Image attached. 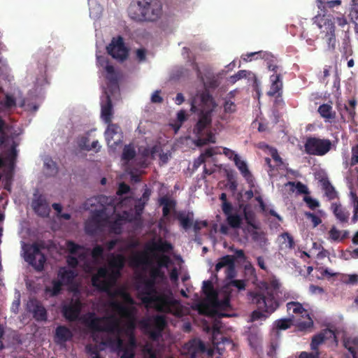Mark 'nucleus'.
I'll list each match as a JSON object with an SVG mask.
<instances>
[{
    "instance_id": "1",
    "label": "nucleus",
    "mask_w": 358,
    "mask_h": 358,
    "mask_svg": "<svg viewBox=\"0 0 358 358\" xmlns=\"http://www.w3.org/2000/svg\"><path fill=\"white\" fill-rule=\"evenodd\" d=\"M159 267L151 268L149 278H143L139 286L142 302L152 306L157 312L163 313H172V308L178 302L174 299L172 294L159 292L157 288Z\"/></svg>"
},
{
    "instance_id": "2",
    "label": "nucleus",
    "mask_w": 358,
    "mask_h": 358,
    "mask_svg": "<svg viewBox=\"0 0 358 358\" xmlns=\"http://www.w3.org/2000/svg\"><path fill=\"white\" fill-rule=\"evenodd\" d=\"M125 257L122 254L111 253L108 261V268L102 266L92 277V284L101 292H108L110 282H115L120 276L121 271L125 264Z\"/></svg>"
},
{
    "instance_id": "3",
    "label": "nucleus",
    "mask_w": 358,
    "mask_h": 358,
    "mask_svg": "<svg viewBox=\"0 0 358 358\" xmlns=\"http://www.w3.org/2000/svg\"><path fill=\"white\" fill-rule=\"evenodd\" d=\"M317 7L320 13L313 17L314 23L321 29L322 38L325 39L329 48L334 50L336 48V35L334 17L327 14V7L333 8L341 5L340 0H332L324 2L322 0H317Z\"/></svg>"
},
{
    "instance_id": "4",
    "label": "nucleus",
    "mask_w": 358,
    "mask_h": 358,
    "mask_svg": "<svg viewBox=\"0 0 358 358\" xmlns=\"http://www.w3.org/2000/svg\"><path fill=\"white\" fill-rule=\"evenodd\" d=\"M83 323L90 331L92 338L96 343L100 340L99 336L100 332L110 334H119L121 332L120 321L114 315L98 317L91 313L84 318Z\"/></svg>"
},
{
    "instance_id": "5",
    "label": "nucleus",
    "mask_w": 358,
    "mask_h": 358,
    "mask_svg": "<svg viewBox=\"0 0 358 358\" xmlns=\"http://www.w3.org/2000/svg\"><path fill=\"white\" fill-rule=\"evenodd\" d=\"M129 13L137 22H155L162 14V4L159 0H136L130 6Z\"/></svg>"
},
{
    "instance_id": "6",
    "label": "nucleus",
    "mask_w": 358,
    "mask_h": 358,
    "mask_svg": "<svg viewBox=\"0 0 358 358\" xmlns=\"http://www.w3.org/2000/svg\"><path fill=\"white\" fill-rule=\"evenodd\" d=\"M280 283L278 279L273 278L265 282L266 294L262 292H251V302L259 309L268 312H274L278 307V303L275 296L280 287Z\"/></svg>"
},
{
    "instance_id": "7",
    "label": "nucleus",
    "mask_w": 358,
    "mask_h": 358,
    "mask_svg": "<svg viewBox=\"0 0 358 358\" xmlns=\"http://www.w3.org/2000/svg\"><path fill=\"white\" fill-rule=\"evenodd\" d=\"M112 199L105 195H98L94 197H92L87 201V205L92 207L99 205L98 208L92 209L91 219L93 220L94 222L99 223L102 226L105 227L108 222L109 215L107 213V210L109 207H114L111 204Z\"/></svg>"
},
{
    "instance_id": "8",
    "label": "nucleus",
    "mask_w": 358,
    "mask_h": 358,
    "mask_svg": "<svg viewBox=\"0 0 358 358\" xmlns=\"http://www.w3.org/2000/svg\"><path fill=\"white\" fill-rule=\"evenodd\" d=\"M304 148L310 155L324 156L331 150L332 143L328 138L310 136L306 138Z\"/></svg>"
},
{
    "instance_id": "9",
    "label": "nucleus",
    "mask_w": 358,
    "mask_h": 358,
    "mask_svg": "<svg viewBox=\"0 0 358 358\" xmlns=\"http://www.w3.org/2000/svg\"><path fill=\"white\" fill-rule=\"evenodd\" d=\"M66 248L70 253L66 257V263L69 267L76 268L78 266L79 261L84 262L86 266H89L87 262V252L83 251L79 252L80 250L84 249L83 246L74 243L73 241H68L66 242Z\"/></svg>"
},
{
    "instance_id": "10",
    "label": "nucleus",
    "mask_w": 358,
    "mask_h": 358,
    "mask_svg": "<svg viewBox=\"0 0 358 358\" xmlns=\"http://www.w3.org/2000/svg\"><path fill=\"white\" fill-rule=\"evenodd\" d=\"M107 52L113 58L120 62L126 60L129 55V49L125 46L123 38L120 36L113 38L107 46Z\"/></svg>"
},
{
    "instance_id": "11",
    "label": "nucleus",
    "mask_w": 358,
    "mask_h": 358,
    "mask_svg": "<svg viewBox=\"0 0 358 358\" xmlns=\"http://www.w3.org/2000/svg\"><path fill=\"white\" fill-rule=\"evenodd\" d=\"M107 124L108 127L104 133L106 141L109 147L115 149L123 140L122 129L117 124L110 122Z\"/></svg>"
},
{
    "instance_id": "12",
    "label": "nucleus",
    "mask_w": 358,
    "mask_h": 358,
    "mask_svg": "<svg viewBox=\"0 0 358 358\" xmlns=\"http://www.w3.org/2000/svg\"><path fill=\"white\" fill-rule=\"evenodd\" d=\"M82 309V304L79 300L71 301L69 303L62 306L63 317L69 322H75L79 319Z\"/></svg>"
},
{
    "instance_id": "13",
    "label": "nucleus",
    "mask_w": 358,
    "mask_h": 358,
    "mask_svg": "<svg viewBox=\"0 0 358 358\" xmlns=\"http://www.w3.org/2000/svg\"><path fill=\"white\" fill-rule=\"evenodd\" d=\"M212 122V110H201L199 114V120L195 124L193 132L196 137L203 136L205 130Z\"/></svg>"
},
{
    "instance_id": "14",
    "label": "nucleus",
    "mask_w": 358,
    "mask_h": 358,
    "mask_svg": "<svg viewBox=\"0 0 358 358\" xmlns=\"http://www.w3.org/2000/svg\"><path fill=\"white\" fill-rule=\"evenodd\" d=\"M210 303L213 307V314L218 317H228L231 316L229 314L224 313V311L229 310L231 307L229 295H225L223 299L220 300L217 294L215 300H212Z\"/></svg>"
},
{
    "instance_id": "15",
    "label": "nucleus",
    "mask_w": 358,
    "mask_h": 358,
    "mask_svg": "<svg viewBox=\"0 0 358 358\" xmlns=\"http://www.w3.org/2000/svg\"><path fill=\"white\" fill-rule=\"evenodd\" d=\"M105 69L107 73L106 79L108 80V83L104 93L106 94L107 92L108 94L114 95L120 91L117 76L113 66L107 64Z\"/></svg>"
},
{
    "instance_id": "16",
    "label": "nucleus",
    "mask_w": 358,
    "mask_h": 358,
    "mask_svg": "<svg viewBox=\"0 0 358 358\" xmlns=\"http://www.w3.org/2000/svg\"><path fill=\"white\" fill-rule=\"evenodd\" d=\"M29 310L32 313L33 317L37 322H45L48 313L42 303L36 299H31L28 303Z\"/></svg>"
},
{
    "instance_id": "17",
    "label": "nucleus",
    "mask_w": 358,
    "mask_h": 358,
    "mask_svg": "<svg viewBox=\"0 0 358 358\" xmlns=\"http://www.w3.org/2000/svg\"><path fill=\"white\" fill-rule=\"evenodd\" d=\"M187 353L191 358H199L206 351L204 343L199 339H192L185 344Z\"/></svg>"
},
{
    "instance_id": "18",
    "label": "nucleus",
    "mask_w": 358,
    "mask_h": 358,
    "mask_svg": "<svg viewBox=\"0 0 358 358\" xmlns=\"http://www.w3.org/2000/svg\"><path fill=\"white\" fill-rule=\"evenodd\" d=\"M32 207L37 215L41 217H48L50 212L49 203L45 197L43 195H39L32 202Z\"/></svg>"
},
{
    "instance_id": "19",
    "label": "nucleus",
    "mask_w": 358,
    "mask_h": 358,
    "mask_svg": "<svg viewBox=\"0 0 358 358\" xmlns=\"http://www.w3.org/2000/svg\"><path fill=\"white\" fill-rule=\"evenodd\" d=\"M334 331L329 329H325L312 338L310 348L313 351H318L319 345L322 344L326 340L335 338Z\"/></svg>"
},
{
    "instance_id": "20",
    "label": "nucleus",
    "mask_w": 358,
    "mask_h": 358,
    "mask_svg": "<svg viewBox=\"0 0 358 358\" xmlns=\"http://www.w3.org/2000/svg\"><path fill=\"white\" fill-rule=\"evenodd\" d=\"M111 96H113V94H110L106 92V94H105L106 101L104 103H101V117L106 124L112 122L113 116Z\"/></svg>"
},
{
    "instance_id": "21",
    "label": "nucleus",
    "mask_w": 358,
    "mask_h": 358,
    "mask_svg": "<svg viewBox=\"0 0 358 358\" xmlns=\"http://www.w3.org/2000/svg\"><path fill=\"white\" fill-rule=\"evenodd\" d=\"M73 334L71 329L64 325H59L55 329L54 341L58 345H64L72 339Z\"/></svg>"
},
{
    "instance_id": "22",
    "label": "nucleus",
    "mask_w": 358,
    "mask_h": 358,
    "mask_svg": "<svg viewBox=\"0 0 358 358\" xmlns=\"http://www.w3.org/2000/svg\"><path fill=\"white\" fill-rule=\"evenodd\" d=\"M234 164L240 171L243 177L245 179L249 185V187H255V178L252 173L248 169V165L245 162L241 160L239 156H235Z\"/></svg>"
},
{
    "instance_id": "23",
    "label": "nucleus",
    "mask_w": 358,
    "mask_h": 358,
    "mask_svg": "<svg viewBox=\"0 0 358 358\" xmlns=\"http://www.w3.org/2000/svg\"><path fill=\"white\" fill-rule=\"evenodd\" d=\"M113 343L115 345L120 358H134V350L129 348V346H125L123 340L119 336L113 340Z\"/></svg>"
},
{
    "instance_id": "24",
    "label": "nucleus",
    "mask_w": 358,
    "mask_h": 358,
    "mask_svg": "<svg viewBox=\"0 0 358 358\" xmlns=\"http://www.w3.org/2000/svg\"><path fill=\"white\" fill-rule=\"evenodd\" d=\"M176 218L178 220L180 226L184 230L187 231L192 227L194 213L185 211L176 212Z\"/></svg>"
},
{
    "instance_id": "25",
    "label": "nucleus",
    "mask_w": 358,
    "mask_h": 358,
    "mask_svg": "<svg viewBox=\"0 0 358 358\" xmlns=\"http://www.w3.org/2000/svg\"><path fill=\"white\" fill-rule=\"evenodd\" d=\"M109 306L122 317L129 318L132 315L131 309L117 300L112 299L109 302Z\"/></svg>"
},
{
    "instance_id": "26",
    "label": "nucleus",
    "mask_w": 358,
    "mask_h": 358,
    "mask_svg": "<svg viewBox=\"0 0 358 358\" xmlns=\"http://www.w3.org/2000/svg\"><path fill=\"white\" fill-rule=\"evenodd\" d=\"M193 68L196 70L198 78H199L201 80L203 83V85L206 87L210 89H215L219 86V80L215 76H206V81H204V78H203L200 69L196 63H194Z\"/></svg>"
},
{
    "instance_id": "27",
    "label": "nucleus",
    "mask_w": 358,
    "mask_h": 358,
    "mask_svg": "<svg viewBox=\"0 0 358 358\" xmlns=\"http://www.w3.org/2000/svg\"><path fill=\"white\" fill-rule=\"evenodd\" d=\"M320 115L324 119L325 122H332L336 117V112L333 110L332 106L329 103H323L317 108Z\"/></svg>"
},
{
    "instance_id": "28",
    "label": "nucleus",
    "mask_w": 358,
    "mask_h": 358,
    "mask_svg": "<svg viewBox=\"0 0 358 358\" xmlns=\"http://www.w3.org/2000/svg\"><path fill=\"white\" fill-rule=\"evenodd\" d=\"M173 249L172 245L166 241L159 240L158 242H152L146 246V250L149 252H167Z\"/></svg>"
},
{
    "instance_id": "29",
    "label": "nucleus",
    "mask_w": 358,
    "mask_h": 358,
    "mask_svg": "<svg viewBox=\"0 0 358 358\" xmlns=\"http://www.w3.org/2000/svg\"><path fill=\"white\" fill-rule=\"evenodd\" d=\"M152 263V260L146 252H137L131 259V264L134 266H150Z\"/></svg>"
},
{
    "instance_id": "30",
    "label": "nucleus",
    "mask_w": 358,
    "mask_h": 358,
    "mask_svg": "<svg viewBox=\"0 0 358 358\" xmlns=\"http://www.w3.org/2000/svg\"><path fill=\"white\" fill-rule=\"evenodd\" d=\"M271 88L267 94L269 96H274L276 94H278L282 90V83L281 80V75L273 74L271 76Z\"/></svg>"
},
{
    "instance_id": "31",
    "label": "nucleus",
    "mask_w": 358,
    "mask_h": 358,
    "mask_svg": "<svg viewBox=\"0 0 358 358\" xmlns=\"http://www.w3.org/2000/svg\"><path fill=\"white\" fill-rule=\"evenodd\" d=\"M159 204L163 206L162 215L166 217L169 215L172 209H174L176 206V202L174 200L169 199L167 196L161 197L159 200Z\"/></svg>"
},
{
    "instance_id": "32",
    "label": "nucleus",
    "mask_w": 358,
    "mask_h": 358,
    "mask_svg": "<svg viewBox=\"0 0 358 358\" xmlns=\"http://www.w3.org/2000/svg\"><path fill=\"white\" fill-rule=\"evenodd\" d=\"M76 275L77 274L74 271L66 269L64 268H61L58 273L59 280L66 285L71 284L74 280V278L76 277Z\"/></svg>"
},
{
    "instance_id": "33",
    "label": "nucleus",
    "mask_w": 358,
    "mask_h": 358,
    "mask_svg": "<svg viewBox=\"0 0 358 358\" xmlns=\"http://www.w3.org/2000/svg\"><path fill=\"white\" fill-rule=\"evenodd\" d=\"M202 291L210 302L212 300H215L217 295V292L215 290L213 285L210 280L203 282Z\"/></svg>"
},
{
    "instance_id": "34",
    "label": "nucleus",
    "mask_w": 358,
    "mask_h": 358,
    "mask_svg": "<svg viewBox=\"0 0 358 358\" xmlns=\"http://www.w3.org/2000/svg\"><path fill=\"white\" fill-rule=\"evenodd\" d=\"M287 308L288 311H292L294 314H299L301 317L308 316L307 310L303 307L302 304L296 301H291L287 303Z\"/></svg>"
},
{
    "instance_id": "35",
    "label": "nucleus",
    "mask_w": 358,
    "mask_h": 358,
    "mask_svg": "<svg viewBox=\"0 0 358 358\" xmlns=\"http://www.w3.org/2000/svg\"><path fill=\"white\" fill-rule=\"evenodd\" d=\"M344 346L350 352L353 358H358V338L348 339L344 342Z\"/></svg>"
},
{
    "instance_id": "36",
    "label": "nucleus",
    "mask_w": 358,
    "mask_h": 358,
    "mask_svg": "<svg viewBox=\"0 0 358 358\" xmlns=\"http://www.w3.org/2000/svg\"><path fill=\"white\" fill-rule=\"evenodd\" d=\"M235 262V257L232 255H224L220 257L218 259L217 263L215 265V271L218 272L223 267H226V268L230 265L233 264Z\"/></svg>"
},
{
    "instance_id": "37",
    "label": "nucleus",
    "mask_w": 358,
    "mask_h": 358,
    "mask_svg": "<svg viewBox=\"0 0 358 358\" xmlns=\"http://www.w3.org/2000/svg\"><path fill=\"white\" fill-rule=\"evenodd\" d=\"M136 152L134 146L131 144L124 145L122 154V161L124 162H129V161L134 159Z\"/></svg>"
},
{
    "instance_id": "38",
    "label": "nucleus",
    "mask_w": 358,
    "mask_h": 358,
    "mask_svg": "<svg viewBox=\"0 0 358 358\" xmlns=\"http://www.w3.org/2000/svg\"><path fill=\"white\" fill-rule=\"evenodd\" d=\"M304 317V320L299 319L296 321V326L299 331H306L313 326V321L309 314H308V316Z\"/></svg>"
},
{
    "instance_id": "39",
    "label": "nucleus",
    "mask_w": 358,
    "mask_h": 358,
    "mask_svg": "<svg viewBox=\"0 0 358 358\" xmlns=\"http://www.w3.org/2000/svg\"><path fill=\"white\" fill-rule=\"evenodd\" d=\"M215 136L210 131H208L206 133V136L203 137V136H199L196 137V139L195 140V145L198 147H201L205 145H207L209 143H215Z\"/></svg>"
},
{
    "instance_id": "40",
    "label": "nucleus",
    "mask_w": 358,
    "mask_h": 358,
    "mask_svg": "<svg viewBox=\"0 0 358 358\" xmlns=\"http://www.w3.org/2000/svg\"><path fill=\"white\" fill-rule=\"evenodd\" d=\"M45 248L43 243H34L32 245L33 252L28 255V260L31 264H34V261L38 255L43 254L41 249Z\"/></svg>"
},
{
    "instance_id": "41",
    "label": "nucleus",
    "mask_w": 358,
    "mask_h": 358,
    "mask_svg": "<svg viewBox=\"0 0 358 358\" xmlns=\"http://www.w3.org/2000/svg\"><path fill=\"white\" fill-rule=\"evenodd\" d=\"M332 207L334 209V213L338 220L341 222H345L348 221L349 214L341 207V205L334 204Z\"/></svg>"
},
{
    "instance_id": "42",
    "label": "nucleus",
    "mask_w": 358,
    "mask_h": 358,
    "mask_svg": "<svg viewBox=\"0 0 358 358\" xmlns=\"http://www.w3.org/2000/svg\"><path fill=\"white\" fill-rule=\"evenodd\" d=\"M322 182L326 196L331 200L334 199L337 196L334 187L327 179L322 180Z\"/></svg>"
},
{
    "instance_id": "43",
    "label": "nucleus",
    "mask_w": 358,
    "mask_h": 358,
    "mask_svg": "<svg viewBox=\"0 0 358 358\" xmlns=\"http://www.w3.org/2000/svg\"><path fill=\"white\" fill-rule=\"evenodd\" d=\"M228 224L233 229H238L241 227L243 218L240 215L231 214L227 217Z\"/></svg>"
},
{
    "instance_id": "44",
    "label": "nucleus",
    "mask_w": 358,
    "mask_h": 358,
    "mask_svg": "<svg viewBox=\"0 0 358 358\" xmlns=\"http://www.w3.org/2000/svg\"><path fill=\"white\" fill-rule=\"evenodd\" d=\"M103 226L100 224L99 223L94 222L93 220L90 218L86 222H85V231L89 234H94L99 231L101 230Z\"/></svg>"
},
{
    "instance_id": "45",
    "label": "nucleus",
    "mask_w": 358,
    "mask_h": 358,
    "mask_svg": "<svg viewBox=\"0 0 358 358\" xmlns=\"http://www.w3.org/2000/svg\"><path fill=\"white\" fill-rule=\"evenodd\" d=\"M166 317L164 315H157L153 317V328L163 331L166 326Z\"/></svg>"
},
{
    "instance_id": "46",
    "label": "nucleus",
    "mask_w": 358,
    "mask_h": 358,
    "mask_svg": "<svg viewBox=\"0 0 358 358\" xmlns=\"http://www.w3.org/2000/svg\"><path fill=\"white\" fill-rule=\"evenodd\" d=\"M243 215L244 218L247 222V224L254 228H256V226L255 225V213L248 209V206H245L243 208Z\"/></svg>"
},
{
    "instance_id": "47",
    "label": "nucleus",
    "mask_w": 358,
    "mask_h": 358,
    "mask_svg": "<svg viewBox=\"0 0 358 358\" xmlns=\"http://www.w3.org/2000/svg\"><path fill=\"white\" fill-rule=\"evenodd\" d=\"M1 112L3 110V108H11L16 105V100L12 96L6 94L3 101H0Z\"/></svg>"
},
{
    "instance_id": "48",
    "label": "nucleus",
    "mask_w": 358,
    "mask_h": 358,
    "mask_svg": "<svg viewBox=\"0 0 358 358\" xmlns=\"http://www.w3.org/2000/svg\"><path fill=\"white\" fill-rule=\"evenodd\" d=\"M63 282L59 280H53L52 282V288L47 287L46 292H51V296H55L60 294Z\"/></svg>"
},
{
    "instance_id": "49",
    "label": "nucleus",
    "mask_w": 358,
    "mask_h": 358,
    "mask_svg": "<svg viewBox=\"0 0 358 358\" xmlns=\"http://www.w3.org/2000/svg\"><path fill=\"white\" fill-rule=\"evenodd\" d=\"M110 296L111 297H115L116 296H121L123 299V300L127 303H129V304H134V301L132 299V297L131 296V295L128 292H125L124 290H122V289H117L113 293H111L110 294Z\"/></svg>"
},
{
    "instance_id": "50",
    "label": "nucleus",
    "mask_w": 358,
    "mask_h": 358,
    "mask_svg": "<svg viewBox=\"0 0 358 358\" xmlns=\"http://www.w3.org/2000/svg\"><path fill=\"white\" fill-rule=\"evenodd\" d=\"M286 186H291V187H294L297 191V193L300 194H308V187L306 185H305L304 184H303L302 182H288L286 185Z\"/></svg>"
},
{
    "instance_id": "51",
    "label": "nucleus",
    "mask_w": 358,
    "mask_h": 358,
    "mask_svg": "<svg viewBox=\"0 0 358 358\" xmlns=\"http://www.w3.org/2000/svg\"><path fill=\"white\" fill-rule=\"evenodd\" d=\"M157 258V266L159 268H168L171 264V259L168 255H163L159 257L155 256Z\"/></svg>"
},
{
    "instance_id": "52",
    "label": "nucleus",
    "mask_w": 358,
    "mask_h": 358,
    "mask_svg": "<svg viewBox=\"0 0 358 358\" xmlns=\"http://www.w3.org/2000/svg\"><path fill=\"white\" fill-rule=\"evenodd\" d=\"M281 237L284 239L283 243L285 244V247L289 249H294L295 247V243L293 237L287 232H285L281 234Z\"/></svg>"
},
{
    "instance_id": "53",
    "label": "nucleus",
    "mask_w": 358,
    "mask_h": 358,
    "mask_svg": "<svg viewBox=\"0 0 358 358\" xmlns=\"http://www.w3.org/2000/svg\"><path fill=\"white\" fill-rule=\"evenodd\" d=\"M356 106H357V101L355 99L349 100L348 104L345 105V109L348 113L349 116L351 119H353L355 117Z\"/></svg>"
},
{
    "instance_id": "54",
    "label": "nucleus",
    "mask_w": 358,
    "mask_h": 358,
    "mask_svg": "<svg viewBox=\"0 0 358 358\" xmlns=\"http://www.w3.org/2000/svg\"><path fill=\"white\" fill-rule=\"evenodd\" d=\"M46 261V257L45 255L43 253L38 256V257L36 259L35 261H34V264H31L33 266L35 267V268L38 271H41L44 268V264Z\"/></svg>"
},
{
    "instance_id": "55",
    "label": "nucleus",
    "mask_w": 358,
    "mask_h": 358,
    "mask_svg": "<svg viewBox=\"0 0 358 358\" xmlns=\"http://www.w3.org/2000/svg\"><path fill=\"white\" fill-rule=\"evenodd\" d=\"M151 191L146 188L143 194L142 197L139 199L138 204L136 206L138 210L143 209L146 202L148 201Z\"/></svg>"
},
{
    "instance_id": "56",
    "label": "nucleus",
    "mask_w": 358,
    "mask_h": 358,
    "mask_svg": "<svg viewBox=\"0 0 358 358\" xmlns=\"http://www.w3.org/2000/svg\"><path fill=\"white\" fill-rule=\"evenodd\" d=\"M92 257L94 260L97 261L99 259L103 258V248L100 245H95L91 252Z\"/></svg>"
},
{
    "instance_id": "57",
    "label": "nucleus",
    "mask_w": 358,
    "mask_h": 358,
    "mask_svg": "<svg viewBox=\"0 0 358 358\" xmlns=\"http://www.w3.org/2000/svg\"><path fill=\"white\" fill-rule=\"evenodd\" d=\"M291 325H292V320L291 319H287V318L280 319L276 322V327H277V329H280V330H286V329H289L291 327Z\"/></svg>"
},
{
    "instance_id": "58",
    "label": "nucleus",
    "mask_w": 358,
    "mask_h": 358,
    "mask_svg": "<svg viewBox=\"0 0 358 358\" xmlns=\"http://www.w3.org/2000/svg\"><path fill=\"white\" fill-rule=\"evenodd\" d=\"M248 75V71L245 70H240L234 75L231 76L229 78V82L231 84H234L238 80H239L241 78H246Z\"/></svg>"
},
{
    "instance_id": "59",
    "label": "nucleus",
    "mask_w": 358,
    "mask_h": 358,
    "mask_svg": "<svg viewBox=\"0 0 358 358\" xmlns=\"http://www.w3.org/2000/svg\"><path fill=\"white\" fill-rule=\"evenodd\" d=\"M226 278L228 280H234L236 275V265L235 262L228 266L225 270Z\"/></svg>"
},
{
    "instance_id": "60",
    "label": "nucleus",
    "mask_w": 358,
    "mask_h": 358,
    "mask_svg": "<svg viewBox=\"0 0 358 358\" xmlns=\"http://www.w3.org/2000/svg\"><path fill=\"white\" fill-rule=\"evenodd\" d=\"M257 310H254L252 313V318L253 320H257L263 317H266L265 313H271L272 312H268L264 310L259 309L257 306Z\"/></svg>"
},
{
    "instance_id": "61",
    "label": "nucleus",
    "mask_w": 358,
    "mask_h": 358,
    "mask_svg": "<svg viewBox=\"0 0 358 358\" xmlns=\"http://www.w3.org/2000/svg\"><path fill=\"white\" fill-rule=\"evenodd\" d=\"M224 110L227 113H233L236 110V106L231 101H226L224 104Z\"/></svg>"
},
{
    "instance_id": "62",
    "label": "nucleus",
    "mask_w": 358,
    "mask_h": 358,
    "mask_svg": "<svg viewBox=\"0 0 358 358\" xmlns=\"http://www.w3.org/2000/svg\"><path fill=\"white\" fill-rule=\"evenodd\" d=\"M78 145L82 150L90 151L89 138L87 136H82L78 141Z\"/></svg>"
},
{
    "instance_id": "63",
    "label": "nucleus",
    "mask_w": 358,
    "mask_h": 358,
    "mask_svg": "<svg viewBox=\"0 0 358 358\" xmlns=\"http://www.w3.org/2000/svg\"><path fill=\"white\" fill-rule=\"evenodd\" d=\"M358 164V145L352 148V157L350 160V165L355 166Z\"/></svg>"
},
{
    "instance_id": "64",
    "label": "nucleus",
    "mask_w": 358,
    "mask_h": 358,
    "mask_svg": "<svg viewBox=\"0 0 358 358\" xmlns=\"http://www.w3.org/2000/svg\"><path fill=\"white\" fill-rule=\"evenodd\" d=\"M320 357V352L319 351H315L314 352H301L299 355V358H319Z\"/></svg>"
}]
</instances>
